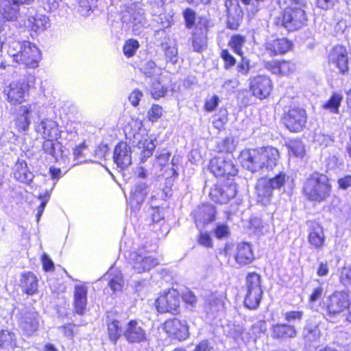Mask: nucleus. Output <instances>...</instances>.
<instances>
[{
  "mask_svg": "<svg viewBox=\"0 0 351 351\" xmlns=\"http://www.w3.org/2000/svg\"><path fill=\"white\" fill-rule=\"evenodd\" d=\"M168 92V86L163 84L159 79L153 80L150 84L149 93L151 97L155 99L164 97Z\"/></svg>",
  "mask_w": 351,
  "mask_h": 351,
  "instance_id": "obj_39",
  "label": "nucleus"
},
{
  "mask_svg": "<svg viewBox=\"0 0 351 351\" xmlns=\"http://www.w3.org/2000/svg\"><path fill=\"white\" fill-rule=\"evenodd\" d=\"M8 53L14 62L29 69L38 67L41 59L39 49L27 40H10L8 45Z\"/></svg>",
  "mask_w": 351,
  "mask_h": 351,
  "instance_id": "obj_5",
  "label": "nucleus"
},
{
  "mask_svg": "<svg viewBox=\"0 0 351 351\" xmlns=\"http://www.w3.org/2000/svg\"><path fill=\"white\" fill-rule=\"evenodd\" d=\"M237 193V184L233 180H221L210 188L208 195L215 204H226L234 199Z\"/></svg>",
  "mask_w": 351,
  "mask_h": 351,
  "instance_id": "obj_11",
  "label": "nucleus"
},
{
  "mask_svg": "<svg viewBox=\"0 0 351 351\" xmlns=\"http://www.w3.org/2000/svg\"><path fill=\"white\" fill-rule=\"evenodd\" d=\"M342 101V95L339 93L334 92L332 93L329 99L323 104V108L329 110L332 113L338 114Z\"/></svg>",
  "mask_w": 351,
  "mask_h": 351,
  "instance_id": "obj_40",
  "label": "nucleus"
},
{
  "mask_svg": "<svg viewBox=\"0 0 351 351\" xmlns=\"http://www.w3.org/2000/svg\"><path fill=\"white\" fill-rule=\"evenodd\" d=\"M223 62V68L226 70L232 69L237 64L236 58L231 54L228 49H222L219 54Z\"/></svg>",
  "mask_w": 351,
  "mask_h": 351,
  "instance_id": "obj_43",
  "label": "nucleus"
},
{
  "mask_svg": "<svg viewBox=\"0 0 351 351\" xmlns=\"http://www.w3.org/2000/svg\"><path fill=\"white\" fill-rule=\"evenodd\" d=\"M308 232L307 236L310 247L314 250L319 251L326 246V237L322 224L316 220L307 221Z\"/></svg>",
  "mask_w": 351,
  "mask_h": 351,
  "instance_id": "obj_19",
  "label": "nucleus"
},
{
  "mask_svg": "<svg viewBox=\"0 0 351 351\" xmlns=\"http://www.w3.org/2000/svg\"><path fill=\"white\" fill-rule=\"evenodd\" d=\"M213 233L217 239H227L230 235V228L227 223H219L213 229Z\"/></svg>",
  "mask_w": 351,
  "mask_h": 351,
  "instance_id": "obj_44",
  "label": "nucleus"
},
{
  "mask_svg": "<svg viewBox=\"0 0 351 351\" xmlns=\"http://www.w3.org/2000/svg\"><path fill=\"white\" fill-rule=\"evenodd\" d=\"M219 104V98L217 95H213L210 98H207L204 104V110L206 112L214 111Z\"/></svg>",
  "mask_w": 351,
  "mask_h": 351,
  "instance_id": "obj_55",
  "label": "nucleus"
},
{
  "mask_svg": "<svg viewBox=\"0 0 351 351\" xmlns=\"http://www.w3.org/2000/svg\"><path fill=\"white\" fill-rule=\"evenodd\" d=\"M226 14V27L231 30H237L243 20V11L237 0H224Z\"/></svg>",
  "mask_w": 351,
  "mask_h": 351,
  "instance_id": "obj_21",
  "label": "nucleus"
},
{
  "mask_svg": "<svg viewBox=\"0 0 351 351\" xmlns=\"http://www.w3.org/2000/svg\"><path fill=\"white\" fill-rule=\"evenodd\" d=\"M279 158L278 149L271 145L245 148L240 152L238 156L241 166L252 173L263 169H273Z\"/></svg>",
  "mask_w": 351,
  "mask_h": 351,
  "instance_id": "obj_1",
  "label": "nucleus"
},
{
  "mask_svg": "<svg viewBox=\"0 0 351 351\" xmlns=\"http://www.w3.org/2000/svg\"><path fill=\"white\" fill-rule=\"evenodd\" d=\"M216 150L219 153L232 154L237 147V142L234 136H226L217 143Z\"/></svg>",
  "mask_w": 351,
  "mask_h": 351,
  "instance_id": "obj_35",
  "label": "nucleus"
},
{
  "mask_svg": "<svg viewBox=\"0 0 351 351\" xmlns=\"http://www.w3.org/2000/svg\"><path fill=\"white\" fill-rule=\"evenodd\" d=\"M293 47L292 40L286 37H279L269 40L265 44V49L271 57L283 56Z\"/></svg>",
  "mask_w": 351,
  "mask_h": 351,
  "instance_id": "obj_23",
  "label": "nucleus"
},
{
  "mask_svg": "<svg viewBox=\"0 0 351 351\" xmlns=\"http://www.w3.org/2000/svg\"><path fill=\"white\" fill-rule=\"evenodd\" d=\"M147 186L145 184H141L136 185L134 186V189L132 193V195L134 197H140L141 199L143 200L145 197L146 196Z\"/></svg>",
  "mask_w": 351,
  "mask_h": 351,
  "instance_id": "obj_62",
  "label": "nucleus"
},
{
  "mask_svg": "<svg viewBox=\"0 0 351 351\" xmlns=\"http://www.w3.org/2000/svg\"><path fill=\"white\" fill-rule=\"evenodd\" d=\"M143 97V93L139 89H134L129 95L128 99L131 105L134 107L138 106L139 102Z\"/></svg>",
  "mask_w": 351,
  "mask_h": 351,
  "instance_id": "obj_59",
  "label": "nucleus"
},
{
  "mask_svg": "<svg viewBox=\"0 0 351 351\" xmlns=\"http://www.w3.org/2000/svg\"><path fill=\"white\" fill-rule=\"evenodd\" d=\"M304 313L302 311H290L284 314V318L287 322L294 320H301L303 317Z\"/></svg>",
  "mask_w": 351,
  "mask_h": 351,
  "instance_id": "obj_60",
  "label": "nucleus"
},
{
  "mask_svg": "<svg viewBox=\"0 0 351 351\" xmlns=\"http://www.w3.org/2000/svg\"><path fill=\"white\" fill-rule=\"evenodd\" d=\"M207 25L197 27L192 33L191 45L194 51L201 53L208 45Z\"/></svg>",
  "mask_w": 351,
  "mask_h": 351,
  "instance_id": "obj_30",
  "label": "nucleus"
},
{
  "mask_svg": "<svg viewBox=\"0 0 351 351\" xmlns=\"http://www.w3.org/2000/svg\"><path fill=\"white\" fill-rule=\"evenodd\" d=\"M88 288L84 285L75 286L73 293L74 312L80 315L85 313L87 306Z\"/></svg>",
  "mask_w": 351,
  "mask_h": 351,
  "instance_id": "obj_28",
  "label": "nucleus"
},
{
  "mask_svg": "<svg viewBox=\"0 0 351 351\" xmlns=\"http://www.w3.org/2000/svg\"><path fill=\"white\" fill-rule=\"evenodd\" d=\"M339 281L345 287L351 286V266L343 267L341 269Z\"/></svg>",
  "mask_w": 351,
  "mask_h": 351,
  "instance_id": "obj_56",
  "label": "nucleus"
},
{
  "mask_svg": "<svg viewBox=\"0 0 351 351\" xmlns=\"http://www.w3.org/2000/svg\"><path fill=\"white\" fill-rule=\"evenodd\" d=\"M183 17L184 19V23L185 26L187 29H192L195 24L196 21V13L195 12L189 8H187L183 10L182 12Z\"/></svg>",
  "mask_w": 351,
  "mask_h": 351,
  "instance_id": "obj_48",
  "label": "nucleus"
},
{
  "mask_svg": "<svg viewBox=\"0 0 351 351\" xmlns=\"http://www.w3.org/2000/svg\"><path fill=\"white\" fill-rule=\"evenodd\" d=\"M123 280L121 276H115L114 278L110 280L108 285L111 290L115 293L121 291L123 288Z\"/></svg>",
  "mask_w": 351,
  "mask_h": 351,
  "instance_id": "obj_57",
  "label": "nucleus"
},
{
  "mask_svg": "<svg viewBox=\"0 0 351 351\" xmlns=\"http://www.w3.org/2000/svg\"><path fill=\"white\" fill-rule=\"evenodd\" d=\"M332 185L329 177L319 171L308 174L302 182L301 193L307 201L313 204L326 202L331 196Z\"/></svg>",
  "mask_w": 351,
  "mask_h": 351,
  "instance_id": "obj_3",
  "label": "nucleus"
},
{
  "mask_svg": "<svg viewBox=\"0 0 351 351\" xmlns=\"http://www.w3.org/2000/svg\"><path fill=\"white\" fill-rule=\"evenodd\" d=\"M106 326L108 338L116 343L123 332L120 321L116 319H110Z\"/></svg>",
  "mask_w": 351,
  "mask_h": 351,
  "instance_id": "obj_36",
  "label": "nucleus"
},
{
  "mask_svg": "<svg viewBox=\"0 0 351 351\" xmlns=\"http://www.w3.org/2000/svg\"><path fill=\"white\" fill-rule=\"evenodd\" d=\"M264 67L278 77H290L297 71V64L293 59H277L264 62Z\"/></svg>",
  "mask_w": 351,
  "mask_h": 351,
  "instance_id": "obj_17",
  "label": "nucleus"
},
{
  "mask_svg": "<svg viewBox=\"0 0 351 351\" xmlns=\"http://www.w3.org/2000/svg\"><path fill=\"white\" fill-rule=\"evenodd\" d=\"M182 299L187 306L194 307L197 302V297L191 290H187L180 295V299Z\"/></svg>",
  "mask_w": 351,
  "mask_h": 351,
  "instance_id": "obj_51",
  "label": "nucleus"
},
{
  "mask_svg": "<svg viewBox=\"0 0 351 351\" xmlns=\"http://www.w3.org/2000/svg\"><path fill=\"white\" fill-rule=\"evenodd\" d=\"M324 294V289L322 286H317L313 288L308 295L309 304H315L319 301Z\"/></svg>",
  "mask_w": 351,
  "mask_h": 351,
  "instance_id": "obj_52",
  "label": "nucleus"
},
{
  "mask_svg": "<svg viewBox=\"0 0 351 351\" xmlns=\"http://www.w3.org/2000/svg\"><path fill=\"white\" fill-rule=\"evenodd\" d=\"M261 281V276L255 271L248 272L245 276L243 302L249 310H256L260 306L263 295Z\"/></svg>",
  "mask_w": 351,
  "mask_h": 351,
  "instance_id": "obj_8",
  "label": "nucleus"
},
{
  "mask_svg": "<svg viewBox=\"0 0 351 351\" xmlns=\"http://www.w3.org/2000/svg\"><path fill=\"white\" fill-rule=\"evenodd\" d=\"M274 84L267 74H257L249 80L248 88L251 95L260 100L269 97L274 91Z\"/></svg>",
  "mask_w": 351,
  "mask_h": 351,
  "instance_id": "obj_12",
  "label": "nucleus"
},
{
  "mask_svg": "<svg viewBox=\"0 0 351 351\" xmlns=\"http://www.w3.org/2000/svg\"><path fill=\"white\" fill-rule=\"evenodd\" d=\"M35 104L21 106V113L15 119V127L19 132L26 131L30 124L29 114L32 112Z\"/></svg>",
  "mask_w": 351,
  "mask_h": 351,
  "instance_id": "obj_33",
  "label": "nucleus"
},
{
  "mask_svg": "<svg viewBox=\"0 0 351 351\" xmlns=\"http://www.w3.org/2000/svg\"><path fill=\"white\" fill-rule=\"evenodd\" d=\"M41 262L43 265V269L45 271H53L55 270V266L51 259L45 254L43 253L41 256Z\"/></svg>",
  "mask_w": 351,
  "mask_h": 351,
  "instance_id": "obj_58",
  "label": "nucleus"
},
{
  "mask_svg": "<svg viewBox=\"0 0 351 351\" xmlns=\"http://www.w3.org/2000/svg\"><path fill=\"white\" fill-rule=\"evenodd\" d=\"M131 148L123 141H119L114 146L113 152V160L121 169L128 167L132 163Z\"/></svg>",
  "mask_w": 351,
  "mask_h": 351,
  "instance_id": "obj_24",
  "label": "nucleus"
},
{
  "mask_svg": "<svg viewBox=\"0 0 351 351\" xmlns=\"http://www.w3.org/2000/svg\"><path fill=\"white\" fill-rule=\"evenodd\" d=\"M13 176L19 182L30 185L34 178L33 173L29 169L24 160H17L14 164Z\"/></svg>",
  "mask_w": 351,
  "mask_h": 351,
  "instance_id": "obj_29",
  "label": "nucleus"
},
{
  "mask_svg": "<svg viewBox=\"0 0 351 351\" xmlns=\"http://www.w3.org/2000/svg\"><path fill=\"white\" fill-rule=\"evenodd\" d=\"M348 54L349 52L344 45H336L328 53V62L335 65L340 74L346 75L350 70Z\"/></svg>",
  "mask_w": 351,
  "mask_h": 351,
  "instance_id": "obj_18",
  "label": "nucleus"
},
{
  "mask_svg": "<svg viewBox=\"0 0 351 351\" xmlns=\"http://www.w3.org/2000/svg\"><path fill=\"white\" fill-rule=\"evenodd\" d=\"M180 293L173 288H169L156 298L154 306L159 313L178 314L180 308Z\"/></svg>",
  "mask_w": 351,
  "mask_h": 351,
  "instance_id": "obj_10",
  "label": "nucleus"
},
{
  "mask_svg": "<svg viewBox=\"0 0 351 351\" xmlns=\"http://www.w3.org/2000/svg\"><path fill=\"white\" fill-rule=\"evenodd\" d=\"M128 264L136 274H142L150 271L158 264V260L149 255L145 250L137 249L131 252L129 256Z\"/></svg>",
  "mask_w": 351,
  "mask_h": 351,
  "instance_id": "obj_14",
  "label": "nucleus"
},
{
  "mask_svg": "<svg viewBox=\"0 0 351 351\" xmlns=\"http://www.w3.org/2000/svg\"><path fill=\"white\" fill-rule=\"evenodd\" d=\"M150 219H151V221H152L151 224L157 223H160V221L162 222V221H165L164 217L162 215L159 207L156 206V207L152 208Z\"/></svg>",
  "mask_w": 351,
  "mask_h": 351,
  "instance_id": "obj_63",
  "label": "nucleus"
},
{
  "mask_svg": "<svg viewBox=\"0 0 351 351\" xmlns=\"http://www.w3.org/2000/svg\"><path fill=\"white\" fill-rule=\"evenodd\" d=\"M341 0H315L316 6L322 10L333 9L340 3Z\"/></svg>",
  "mask_w": 351,
  "mask_h": 351,
  "instance_id": "obj_54",
  "label": "nucleus"
},
{
  "mask_svg": "<svg viewBox=\"0 0 351 351\" xmlns=\"http://www.w3.org/2000/svg\"><path fill=\"white\" fill-rule=\"evenodd\" d=\"M287 178V176L286 173L283 171H280L272 178H261L260 180L265 185H267L268 188L274 191L276 189H280L284 186Z\"/></svg>",
  "mask_w": 351,
  "mask_h": 351,
  "instance_id": "obj_37",
  "label": "nucleus"
},
{
  "mask_svg": "<svg viewBox=\"0 0 351 351\" xmlns=\"http://www.w3.org/2000/svg\"><path fill=\"white\" fill-rule=\"evenodd\" d=\"M320 336V331L318 326L313 324H306L304 327L303 337L304 339L311 341L316 339Z\"/></svg>",
  "mask_w": 351,
  "mask_h": 351,
  "instance_id": "obj_46",
  "label": "nucleus"
},
{
  "mask_svg": "<svg viewBox=\"0 0 351 351\" xmlns=\"http://www.w3.org/2000/svg\"><path fill=\"white\" fill-rule=\"evenodd\" d=\"M228 119L226 109L221 108L217 113L215 114L213 125L215 129L221 131L225 128Z\"/></svg>",
  "mask_w": 351,
  "mask_h": 351,
  "instance_id": "obj_42",
  "label": "nucleus"
},
{
  "mask_svg": "<svg viewBox=\"0 0 351 351\" xmlns=\"http://www.w3.org/2000/svg\"><path fill=\"white\" fill-rule=\"evenodd\" d=\"M21 287L25 294L32 295L38 291V280L37 276L32 271H25L21 274Z\"/></svg>",
  "mask_w": 351,
  "mask_h": 351,
  "instance_id": "obj_31",
  "label": "nucleus"
},
{
  "mask_svg": "<svg viewBox=\"0 0 351 351\" xmlns=\"http://www.w3.org/2000/svg\"><path fill=\"white\" fill-rule=\"evenodd\" d=\"M217 207L209 202L200 203L191 213L195 226L202 228L214 223L217 219Z\"/></svg>",
  "mask_w": 351,
  "mask_h": 351,
  "instance_id": "obj_16",
  "label": "nucleus"
},
{
  "mask_svg": "<svg viewBox=\"0 0 351 351\" xmlns=\"http://www.w3.org/2000/svg\"><path fill=\"white\" fill-rule=\"evenodd\" d=\"M139 47V42L136 39H127L123 45V53L126 58H132L136 54Z\"/></svg>",
  "mask_w": 351,
  "mask_h": 351,
  "instance_id": "obj_41",
  "label": "nucleus"
},
{
  "mask_svg": "<svg viewBox=\"0 0 351 351\" xmlns=\"http://www.w3.org/2000/svg\"><path fill=\"white\" fill-rule=\"evenodd\" d=\"M213 348L208 340L199 341L195 347L193 351H212Z\"/></svg>",
  "mask_w": 351,
  "mask_h": 351,
  "instance_id": "obj_64",
  "label": "nucleus"
},
{
  "mask_svg": "<svg viewBox=\"0 0 351 351\" xmlns=\"http://www.w3.org/2000/svg\"><path fill=\"white\" fill-rule=\"evenodd\" d=\"M139 70L147 77H151L156 73L157 66L152 60H142Z\"/></svg>",
  "mask_w": 351,
  "mask_h": 351,
  "instance_id": "obj_45",
  "label": "nucleus"
},
{
  "mask_svg": "<svg viewBox=\"0 0 351 351\" xmlns=\"http://www.w3.org/2000/svg\"><path fill=\"white\" fill-rule=\"evenodd\" d=\"M350 298L349 291L346 290H335L326 297L323 303L322 308L329 317H335L345 313Z\"/></svg>",
  "mask_w": 351,
  "mask_h": 351,
  "instance_id": "obj_9",
  "label": "nucleus"
},
{
  "mask_svg": "<svg viewBox=\"0 0 351 351\" xmlns=\"http://www.w3.org/2000/svg\"><path fill=\"white\" fill-rule=\"evenodd\" d=\"M36 130L43 138L42 147L44 152L56 160L62 158L63 146L62 142L59 141L62 131L57 122L51 119H44L37 124Z\"/></svg>",
  "mask_w": 351,
  "mask_h": 351,
  "instance_id": "obj_4",
  "label": "nucleus"
},
{
  "mask_svg": "<svg viewBox=\"0 0 351 351\" xmlns=\"http://www.w3.org/2000/svg\"><path fill=\"white\" fill-rule=\"evenodd\" d=\"M234 258L240 266L251 264L255 260L252 245L247 242L237 244L234 250Z\"/></svg>",
  "mask_w": 351,
  "mask_h": 351,
  "instance_id": "obj_25",
  "label": "nucleus"
},
{
  "mask_svg": "<svg viewBox=\"0 0 351 351\" xmlns=\"http://www.w3.org/2000/svg\"><path fill=\"white\" fill-rule=\"evenodd\" d=\"M240 57L241 60L237 67V71L243 75H247L251 68L250 60L248 58L244 56V55Z\"/></svg>",
  "mask_w": 351,
  "mask_h": 351,
  "instance_id": "obj_53",
  "label": "nucleus"
},
{
  "mask_svg": "<svg viewBox=\"0 0 351 351\" xmlns=\"http://www.w3.org/2000/svg\"><path fill=\"white\" fill-rule=\"evenodd\" d=\"M337 186L339 189L346 190L351 187V175H345L337 179Z\"/></svg>",
  "mask_w": 351,
  "mask_h": 351,
  "instance_id": "obj_61",
  "label": "nucleus"
},
{
  "mask_svg": "<svg viewBox=\"0 0 351 351\" xmlns=\"http://www.w3.org/2000/svg\"><path fill=\"white\" fill-rule=\"evenodd\" d=\"M49 24L48 18L43 14H35L28 16L24 21V26L30 32L33 37V33L38 34L45 31Z\"/></svg>",
  "mask_w": 351,
  "mask_h": 351,
  "instance_id": "obj_27",
  "label": "nucleus"
},
{
  "mask_svg": "<svg viewBox=\"0 0 351 351\" xmlns=\"http://www.w3.org/2000/svg\"><path fill=\"white\" fill-rule=\"evenodd\" d=\"M162 330L171 340L182 341L189 337L186 322L178 318L173 317L166 319L162 324Z\"/></svg>",
  "mask_w": 351,
  "mask_h": 351,
  "instance_id": "obj_15",
  "label": "nucleus"
},
{
  "mask_svg": "<svg viewBox=\"0 0 351 351\" xmlns=\"http://www.w3.org/2000/svg\"><path fill=\"white\" fill-rule=\"evenodd\" d=\"M208 169L217 178H223L224 180H233L238 173V169L231 159L223 156H215L208 163Z\"/></svg>",
  "mask_w": 351,
  "mask_h": 351,
  "instance_id": "obj_13",
  "label": "nucleus"
},
{
  "mask_svg": "<svg viewBox=\"0 0 351 351\" xmlns=\"http://www.w3.org/2000/svg\"><path fill=\"white\" fill-rule=\"evenodd\" d=\"M34 82L35 77L32 75L27 76L26 79L11 82L3 90L7 102L12 106L25 103L29 96L30 88Z\"/></svg>",
  "mask_w": 351,
  "mask_h": 351,
  "instance_id": "obj_7",
  "label": "nucleus"
},
{
  "mask_svg": "<svg viewBox=\"0 0 351 351\" xmlns=\"http://www.w3.org/2000/svg\"><path fill=\"white\" fill-rule=\"evenodd\" d=\"M34 0H0V16L4 21H14L17 19L19 6L29 5Z\"/></svg>",
  "mask_w": 351,
  "mask_h": 351,
  "instance_id": "obj_22",
  "label": "nucleus"
},
{
  "mask_svg": "<svg viewBox=\"0 0 351 351\" xmlns=\"http://www.w3.org/2000/svg\"><path fill=\"white\" fill-rule=\"evenodd\" d=\"M137 146L141 150L142 160H145L151 157L156 148L154 140L147 135L141 137L138 142Z\"/></svg>",
  "mask_w": 351,
  "mask_h": 351,
  "instance_id": "obj_34",
  "label": "nucleus"
},
{
  "mask_svg": "<svg viewBox=\"0 0 351 351\" xmlns=\"http://www.w3.org/2000/svg\"><path fill=\"white\" fill-rule=\"evenodd\" d=\"M271 337L278 341H285L296 337L298 331L296 328L287 323H276L271 326Z\"/></svg>",
  "mask_w": 351,
  "mask_h": 351,
  "instance_id": "obj_26",
  "label": "nucleus"
},
{
  "mask_svg": "<svg viewBox=\"0 0 351 351\" xmlns=\"http://www.w3.org/2000/svg\"><path fill=\"white\" fill-rule=\"evenodd\" d=\"M151 225V231L156 234L157 238L165 237L169 232V228L165 221L157 223H152Z\"/></svg>",
  "mask_w": 351,
  "mask_h": 351,
  "instance_id": "obj_47",
  "label": "nucleus"
},
{
  "mask_svg": "<svg viewBox=\"0 0 351 351\" xmlns=\"http://www.w3.org/2000/svg\"><path fill=\"white\" fill-rule=\"evenodd\" d=\"M285 6L280 9L274 24L288 33L298 32L308 24L307 6L305 0H283Z\"/></svg>",
  "mask_w": 351,
  "mask_h": 351,
  "instance_id": "obj_2",
  "label": "nucleus"
},
{
  "mask_svg": "<svg viewBox=\"0 0 351 351\" xmlns=\"http://www.w3.org/2000/svg\"><path fill=\"white\" fill-rule=\"evenodd\" d=\"M123 335L128 343L140 344L148 341L147 333L136 319L129 320L123 330Z\"/></svg>",
  "mask_w": 351,
  "mask_h": 351,
  "instance_id": "obj_20",
  "label": "nucleus"
},
{
  "mask_svg": "<svg viewBox=\"0 0 351 351\" xmlns=\"http://www.w3.org/2000/svg\"><path fill=\"white\" fill-rule=\"evenodd\" d=\"M198 243L206 248H212L213 247V239L209 232L206 231H200L197 237Z\"/></svg>",
  "mask_w": 351,
  "mask_h": 351,
  "instance_id": "obj_50",
  "label": "nucleus"
},
{
  "mask_svg": "<svg viewBox=\"0 0 351 351\" xmlns=\"http://www.w3.org/2000/svg\"><path fill=\"white\" fill-rule=\"evenodd\" d=\"M308 119V114L304 107L300 104H290L283 108L280 123L289 132L298 134L306 128Z\"/></svg>",
  "mask_w": 351,
  "mask_h": 351,
  "instance_id": "obj_6",
  "label": "nucleus"
},
{
  "mask_svg": "<svg viewBox=\"0 0 351 351\" xmlns=\"http://www.w3.org/2000/svg\"><path fill=\"white\" fill-rule=\"evenodd\" d=\"M163 110L158 104H152L147 111V118L152 122H156L162 116Z\"/></svg>",
  "mask_w": 351,
  "mask_h": 351,
  "instance_id": "obj_49",
  "label": "nucleus"
},
{
  "mask_svg": "<svg viewBox=\"0 0 351 351\" xmlns=\"http://www.w3.org/2000/svg\"><path fill=\"white\" fill-rule=\"evenodd\" d=\"M256 203L263 206H268L272 204L273 191L268 188L260 180L255 186Z\"/></svg>",
  "mask_w": 351,
  "mask_h": 351,
  "instance_id": "obj_32",
  "label": "nucleus"
},
{
  "mask_svg": "<svg viewBox=\"0 0 351 351\" xmlns=\"http://www.w3.org/2000/svg\"><path fill=\"white\" fill-rule=\"evenodd\" d=\"M246 43V37L240 34H232L228 42V46L239 56L244 55L243 48Z\"/></svg>",
  "mask_w": 351,
  "mask_h": 351,
  "instance_id": "obj_38",
  "label": "nucleus"
}]
</instances>
